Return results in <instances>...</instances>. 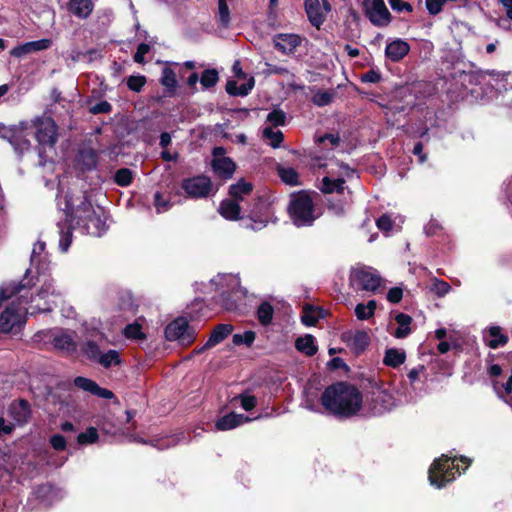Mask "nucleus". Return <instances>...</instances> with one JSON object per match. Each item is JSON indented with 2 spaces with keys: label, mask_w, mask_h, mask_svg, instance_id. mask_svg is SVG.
Instances as JSON below:
<instances>
[{
  "label": "nucleus",
  "mask_w": 512,
  "mask_h": 512,
  "mask_svg": "<svg viewBox=\"0 0 512 512\" xmlns=\"http://www.w3.org/2000/svg\"><path fill=\"white\" fill-rule=\"evenodd\" d=\"M342 339L356 355L363 353L370 343V337L364 330L347 331Z\"/></svg>",
  "instance_id": "a211bd4d"
},
{
  "label": "nucleus",
  "mask_w": 512,
  "mask_h": 512,
  "mask_svg": "<svg viewBox=\"0 0 512 512\" xmlns=\"http://www.w3.org/2000/svg\"><path fill=\"white\" fill-rule=\"evenodd\" d=\"M218 22L224 28H227L230 24V11L226 0H218Z\"/></svg>",
  "instance_id": "c03bdc74"
},
{
  "label": "nucleus",
  "mask_w": 512,
  "mask_h": 512,
  "mask_svg": "<svg viewBox=\"0 0 512 512\" xmlns=\"http://www.w3.org/2000/svg\"><path fill=\"white\" fill-rule=\"evenodd\" d=\"M62 297V291L57 289L53 279L45 281L35 297L31 298V314L35 312H49L57 305Z\"/></svg>",
  "instance_id": "1a4fd4ad"
},
{
  "label": "nucleus",
  "mask_w": 512,
  "mask_h": 512,
  "mask_svg": "<svg viewBox=\"0 0 512 512\" xmlns=\"http://www.w3.org/2000/svg\"><path fill=\"white\" fill-rule=\"evenodd\" d=\"M321 403L335 416L350 417L360 410L362 395L354 386L339 382L325 389Z\"/></svg>",
  "instance_id": "f03ea898"
},
{
  "label": "nucleus",
  "mask_w": 512,
  "mask_h": 512,
  "mask_svg": "<svg viewBox=\"0 0 512 512\" xmlns=\"http://www.w3.org/2000/svg\"><path fill=\"white\" fill-rule=\"evenodd\" d=\"M491 77L489 85H491L503 97L509 95L507 101L503 100V104L512 107V74L501 73L495 70H487L485 72Z\"/></svg>",
  "instance_id": "2eb2a0df"
},
{
  "label": "nucleus",
  "mask_w": 512,
  "mask_h": 512,
  "mask_svg": "<svg viewBox=\"0 0 512 512\" xmlns=\"http://www.w3.org/2000/svg\"><path fill=\"white\" fill-rule=\"evenodd\" d=\"M95 363L99 364L104 368H110L121 364L120 354L117 350L110 349L106 352H102Z\"/></svg>",
  "instance_id": "473e14b6"
},
{
  "label": "nucleus",
  "mask_w": 512,
  "mask_h": 512,
  "mask_svg": "<svg viewBox=\"0 0 512 512\" xmlns=\"http://www.w3.org/2000/svg\"><path fill=\"white\" fill-rule=\"evenodd\" d=\"M232 404L236 403V402H239L240 403V406L245 410V411H250L252 410L253 408L256 407L257 405V399L255 396L253 395H250V394H246V393H243V394H240L236 397H234L232 400H231Z\"/></svg>",
  "instance_id": "37998d69"
},
{
  "label": "nucleus",
  "mask_w": 512,
  "mask_h": 512,
  "mask_svg": "<svg viewBox=\"0 0 512 512\" xmlns=\"http://www.w3.org/2000/svg\"><path fill=\"white\" fill-rule=\"evenodd\" d=\"M104 341V335L100 332H96L91 338H86L80 345L82 354L90 361L94 362L98 356L103 352L102 343Z\"/></svg>",
  "instance_id": "aec40b11"
},
{
  "label": "nucleus",
  "mask_w": 512,
  "mask_h": 512,
  "mask_svg": "<svg viewBox=\"0 0 512 512\" xmlns=\"http://www.w3.org/2000/svg\"><path fill=\"white\" fill-rule=\"evenodd\" d=\"M288 212L297 227L311 226L319 216L312 197L305 191L291 195Z\"/></svg>",
  "instance_id": "423d86ee"
},
{
  "label": "nucleus",
  "mask_w": 512,
  "mask_h": 512,
  "mask_svg": "<svg viewBox=\"0 0 512 512\" xmlns=\"http://www.w3.org/2000/svg\"><path fill=\"white\" fill-rule=\"evenodd\" d=\"M182 189L190 198H206L211 194L213 184L209 177L199 175L183 180Z\"/></svg>",
  "instance_id": "4468645a"
},
{
  "label": "nucleus",
  "mask_w": 512,
  "mask_h": 512,
  "mask_svg": "<svg viewBox=\"0 0 512 512\" xmlns=\"http://www.w3.org/2000/svg\"><path fill=\"white\" fill-rule=\"evenodd\" d=\"M50 445L57 451H63L66 449L67 441L61 434H54L50 437Z\"/></svg>",
  "instance_id": "052dcab7"
},
{
  "label": "nucleus",
  "mask_w": 512,
  "mask_h": 512,
  "mask_svg": "<svg viewBox=\"0 0 512 512\" xmlns=\"http://www.w3.org/2000/svg\"><path fill=\"white\" fill-rule=\"evenodd\" d=\"M218 211L225 219L236 220L240 214V206L238 201L226 199L221 202Z\"/></svg>",
  "instance_id": "cd10ccee"
},
{
  "label": "nucleus",
  "mask_w": 512,
  "mask_h": 512,
  "mask_svg": "<svg viewBox=\"0 0 512 512\" xmlns=\"http://www.w3.org/2000/svg\"><path fill=\"white\" fill-rule=\"evenodd\" d=\"M456 458H452L448 455H442L440 458L436 459L429 471H428V479L431 485L436 486L437 488H441L455 479L454 470L460 474L459 466L455 465Z\"/></svg>",
  "instance_id": "6e6552de"
},
{
  "label": "nucleus",
  "mask_w": 512,
  "mask_h": 512,
  "mask_svg": "<svg viewBox=\"0 0 512 512\" xmlns=\"http://www.w3.org/2000/svg\"><path fill=\"white\" fill-rule=\"evenodd\" d=\"M450 289L451 286L443 280L436 279L433 284V291L440 297H443L449 293Z\"/></svg>",
  "instance_id": "680f3d73"
},
{
  "label": "nucleus",
  "mask_w": 512,
  "mask_h": 512,
  "mask_svg": "<svg viewBox=\"0 0 512 512\" xmlns=\"http://www.w3.org/2000/svg\"><path fill=\"white\" fill-rule=\"evenodd\" d=\"M376 225L379 230L383 232H389L392 229L393 222L389 215H382L377 221Z\"/></svg>",
  "instance_id": "e2e57ef3"
},
{
  "label": "nucleus",
  "mask_w": 512,
  "mask_h": 512,
  "mask_svg": "<svg viewBox=\"0 0 512 512\" xmlns=\"http://www.w3.org/2000/svg\"><path fill=\"white\" fill-rule=\"evenodd\" d=\"M98 440V432L96 428L89 427L86 429V431L81 432L77 436V442L80 445H88L93 444Z\"/></svg>",
  "instance_id": "de8ad7c7"
},
{
  "label": "nucleus",
  "mask_w": 512,
  "mask_h": 512,
  "mask_svg": "<svg viewBox=\"0 0 512 512\" xmlns=\"http://www.w3.org/2000/svg\"><path fill=\"white\" fill-rule=\"evenodd\" d=\"M154 206L157 213H164L172 207V203L168 198H165L161 192H156L154 194Z\"/></svg>",
  "instance_id": "3c124183"
},
{
  "label": "nucleus",
  "mask_w": 512,
  "mask_h": 512,
  "mask_svg": "<svg viewBox=\"0 0 512 512\" xmlns=\"http://www.w3.org/2000/svg\"><path fill=\"white\" fill-rule=\"evenodd\" d=\"M295 347L298 351L305 353L307 356H313L317 352L315 339L312 335L299 337L295 342Z\"/></svg>",
  "instance_id": "f704fd0d"
},
{
  "label": "nucleus",
  "mask_w": 512,
  "mask_h": 512,
  "mask_svg": "<svg viewBox=\"0 0 512 512\" xmlns=\"http://www.w3.org/2000/svg\"><path fill=\"white\" fill-rule=\"evenodd\" d=\"M266 66L268 67L269 74L282 75V76L291 75L290 71L285 67L272 65L269 63H266Z\"/></svg>",
  "instance_id": "774afa93"
},
{
  "label": "nucleus",
  "mask_w": 512,
  "mask_h": 512,
  "mask_svg": "<svg viewBox=\"0 0 512 512\" xmlns=\"http://www.w3.org/2000/svg\"><path fill=\"white\" fill-rule=\"evenodd\" d=\"M69 11L78 18H87L93 10L92 0H69Z\"/></svg>",
  "instance_id": "bb28decb"
},
{
  "label": "nucleus",
  "mask_w": 512,
  "mask_h": 512,
  "mask_svg": "<svg viewBox=\"0 0 512 512\" xmlns=\"http://www.w3.org/2000/svg\"><path fill=\"white\" fill-rule=\"evenodd\" d=\"M43 336L47 338L53 347L59 351L71 354L76 351L77 344L73 336L63 330H49L46 332H38L34 336L35 341H40Z\"/></svg>",
  "instance_id": "9b49d317"
},
{
  "label": "nucleus",
  "mask_w": 512,
  "mask_h": 512,
  "mask_svg": "<svg viewBox=\"0 0 512 512\" xmlns=\"http://www.w3.org/2000/svg\"><path fill=\"white\" fill-rule=\"evenodd\" d=\"M256 338V334L253 331H245L243 334H234L232 341L235 345L245 344L251 346Z\"/></svg>",
  "instance_id": "603ef678"
},
{
  "label": "nucleus",
  "mask_w": 512,
  "mask_h": 512,
  "mask_svg": "<svg viewBox=\"0 0 512 512\" xmlns=\"http://www.w3.org/2000/svg\"><path fill=\"white\" fill-rule=\"evenodd\" d=\"M377 307L375 300H369L366 304L359 303L355 307V315L358 320L364 321L373 317Z\"/></svg>",
  "instance_id": "c9c22d12"
},
{
  "label": "nucleus",
  "mask_w": 512,
  "mask_h": 512,
  "mask_svg": "<svg viewBox=\"0 0 512 512\" xmlns=\"http://www.w3.org/2000/svg\"><path fill=\"white\" fill-rule=\"evenodd\" d=\"M52 42L50 39H40L36 41L26 42L18 45L11 50V55L17 58H21L32 52L43 51L50 48Z\"/></svg>",
  "instance_id": "5701e85b"
},
{
  "label": "nucleus",
  "mask_w": 512,
  "mask_h": 512,
  "mask_svg": "<svg viewBox=\"0 0 512 512\" xmlns=\"http://www.w3.org/2000/svg\"><path fill=\"white\" fill-rule=\"evenodd\" d=\"M331 100L332 95L326 91L317 92L312 97L313 103L319 107L328 105Z\"/></svg>",
  "instance_id": "4d7b16f0"
},
{
  "label": "nucleus",
  "mask_w": 512,
  "mask_h": 512,
  "mask_svg": "<svg viewBox=\"0 0 512 512\" xmlns=\"http://www.w3.org/2000/svg\"><path fill=\"white\" fill-rule=\"evenodd\" d=\"M63 211L66 221L70 224L67 228L58 223L59 228V249L65 253L72 243L71 229H79L81 233L100 237L106 230L105 221L95 213L85 192L78 191L76 194L67 192L64 196Z\"/></svg>",
  "instance_id": "f257e3e1"
},
{
  "label": "nucleus",
  "mask_w": 512,
  "mask_h": 512,
  "mask_svg": "<svg viewBox=\"0 0 512 512\" xmlns=\"http://www.w3.org/2000/svg\"><path fill=\"white\" fill-rule=\"evenodd\" d=\"M74 385L83 391L89 392L103 399H112L114 397L111 390L102 388L95 381L85 377H76L74 379Z\"/></svg>",
  "instance_id": "4be33fe9"
},
{
  "label": "nucleus",
  "mask_w": 512,
  "mask_h": 512,
  "mask_svg": "<svg viewBox=\"0 0 512 512\" xmlns=\"http://www.w3.org/2000/svg\"><path fill=\"white\" fill-rule=\"evenodd\" d=\"M259 418L260 416L249 418L248 416H245L243 414L231 412L227 415L220 417L215 423V428L218 431H227Z\"/></svg>",
  "instance_id": "412c9836"
},
{
  "label": "nucleus",
  "mask_w": 512,
  "mask_h": 512,
  "mask_svg": "<svg viewBox=\"0 0 512 512\" xmlns=\"http://www.w3.org/2000/svg\"><path fill=\"white\" fill-rule=\"evenodd\" d=\"M233 331V326L231 324H219L217 325L213 331L207 342L205 343L206 348H212L217 344L221 343L225 338H227Z\"/></svg>",
  "instance_id": "a878e982"
},
{
  "label": "nucleus",
  "mask_w": 512,
  "mask_h": 512,
  "mask_svg": "<svg viewBox=\"0 0 512 512\" xmlns=\"http://www.w3.org/2000/svg\"><path fill=\"white\" fill-rule=\"evenodd\" d=\"M111 110H112V105L106 100L100 101V102H98L94 105H91L89 107V112L94 115L107 114V113H110Z\"/></svg>",
  "instance_id": "6e6d98bb"
},
{
  "label": "nucleus",
  "mask_w": 512,
  "mask_h": 512,
  "mask_svg": "<svg viewBox=\"0 0 512 512\" xmlns=\"http://www.w3.org/2000/svg\"><path fill=\"white\" fill-rule=\"evenodd\" d=\"M410 51L409 44L402 39H395L388 43L385 48L386 56L394 62L403 59Z\"/></svg>",
  "instance_id": "393cba45"
},
{
  "label": "nucleus",
  "mask_w": 512,
  "mask_h": 512,
  "mask_svg": "<svg viewBox=\"0 0 512 512\" xmlns=\"http://www.w3.org/2000/svg\"><path fill=\"white\" fill-rule=\"evenodd\" d=\"M305 10L310 23L319 28L324 23L331 7L327 0H305Z\"/></svg>",
  "instance_id": "f3484780"
},
{
  "label": "nucleus",
  "mask_w": 512,
  "mask_h": 512,
  "mask_svg": "<svg viewBox=\"0 0 512 512\" xmlns=\"http://www.w3.org/2000/svg\"><path fill=\"white\" fill-rule=\"evenodd\" d=\"M367 401L372 413L380 415L399 405L415 402L416 395L407 387L391 390L384 386H377L371 390Z\"/></svg>",
  "instance_id": "20e7f679"
},
{
  "label": "nucleus",
  "mask_w": 512,
  "mask_h": 512,
  "mask_svg": "<svg viewBox=\"0 0 512 512\" xmlns=\"http://www.w3.org/2000/svg\"><path fill=\"white\" fill-rule=\"evenodd\" d=\"M132 179H133L132 171L128 168H121V169L117 170L114 175V181L119 186H123V187L130 185L132 182Z\"/></svg>",
  "instance_id": "8fccbe9b"
},
{
  "label": "nucleus",
  "mask_w": 512,
  "mask_h": 512,
  "mask_svg": "<svg viewBox=\"0 0 512 512\" xmlns=\"http://www.w3.org/2000/svg\"><path fill=\"white\" fill-rule=\"evenodd\" d=\"M124 335L128 339L143 340L146 335L142 331V327L138 322L128 324L124 328Z\"/></svg>",
  "instance_id": "a18cd8bd"
},
{
  "label": "nucleus",
  "mask_w": 512,
  "mask_h": 512,
  "mask_svg": "<svg viewBox=\"0 0 512 512\" xmlns=\"http://www.w3.org/2000/svg\"><path fill=\"white\" fill-rule=\"evenodd\" d=\"M408 379L412 389L416 388L417 383L423 384L427 379L426 368L423 365L411 369L408 374Z\"/></svg>",
  "instance_id": "a19ab883"
},
{
  "label": "nucleus",
  "mask_w": 512,
  "mask_h": 512,
  "mask_svg": "<svg viewBox=\"0 0 512 512\" xmlns=\"http://www.w3.org/2000/svg\"><path fill=\"white\" fill-rule=\"evenodd\" d=\"M318 320L317 313L311 308H305L301 316V321L305 326H313Z\"/></svg>",
  "instance_id": "13d9d810"
},
{
  "label": "nucleus",
  "mask_w": 512,
  "mask_h": 512,
  "mask_svg": "<svg viewBox=\"0 0 512 512\" xmlns=\"http://www.w3.org/2000/svg\"><path fill=\"white\" fill-rule=\"evenodd\" d=\"M257 319L262 326H267L271 324L274 308L269 302H262L256 311Z\"/></svg>",
  "instance_id": "e433bc0d"
},
{
  "label": "nucleus",
  "mask_w": 512,
  "mask_h": 512,
  "mask_svg": "<svg viewBox=\"0 0 512 512\" xmlns=\"http://www.w3.org/2000/svg\"><path fill=\"white\" fill-rule=\"evenodd\" d=\"M218 79V72L215 69H206L201 75L200 83L204 88L208 89L215 86Z\"/></svg>",
  "instance_id": "09e8293b"
},
{
  "label": "nucleus",
  "mask_w": 512,
  "mask_h": 512,
  "mask_svg": "<svg viewBox=\"0 0 512 512\" xmlns=\"http://www.w3.org/2000/svg\"><path fill=\"white\" fill-rule=\"evenodd\" d=\"M45 242L37 241L32 249L30 262L32 266H35L37 269L44 263L46 260V255H44L45 251Z\"/></svg>",
  "instance_id": "ea45409f"
},
{
  "label": "nucleus",
  "mask_w": 512,
  "mask_h": 512,
  "mask_svg": "<svg viewBox=\"0 0 512 512\" xmlns=\"http://www.w3.org/2000/svg\"><path fill=\"white\" fill-rule=\"evenodd\" d=\"M389 5L392 10L396 12H408L411 13L413 11V7L411 4L404 2L402 0H388Z\"/></svg>",
  "instance_id": "bf43d9fd"
},
{
  "label": "nucleus",
  "mask_w": 512,
  "mask_h": 512,
  "mask_svg": "<svg viewBox=\"0 0 512 512\" xmlns=\"http://www.w3.org/2000/svg\"><path fill=\"white\" fill-rule=\"evenodd\" d=\"M160 82L165 87V96L171 97L175 94L177 80L176 74L171 68L163 69Z\"/></svg>",
  "instance_id": "7c9ffc66"
},
{
  "label": "nucleus",
  "mask_w": 512,
  "mask_h": 512,
  "mask_svg": "<svg viewBox=\"0 0 512 512\" xmlns=\"http://www.w3.org/2000/svg\"><path fill=\"white\" fill-rule=\"evenodd\" d=\"M146 83V78L142 75L130 76L127 79V86L134 92H140Z\"/></svg>",
  "instance_id": "5fc2aeb1"
},
{
  "label": "nucleus",
  "mask_w": 512,
  "mask_h": 512,
  "mask_svg": "<svg viewBox=\"0 0 512 512\" xmlns=\"http://www.w3.org/2000/svg\"><path fill=\"white\" fill-rule=\"evenodd\" d=\"M263 137L273 148H278L284 139L283 133L280 130H275L271 127L263 129Z\"/></svg>",
  "instance_id": "79ce46f5"
},
{
  "label": "nucleus",
  "mask_w": 512,
  "mask_h": 512,
  "mask_svg": "<svg viewBox=\"0 0 512 512\" xmlns=\"http://www.w3.org/2000/svg\"><path fill=\"white\" fill-rule=\"evenodd\" d=\"M444 3V0H426V7L431 14L436 15L442 10Z\"/></svg>",
  "instance_id": "338daca9"
},
{
  "label": "nucleus",
  "mask_w": 512,
  "mask_h": 512,
  "mask_svg": "<svg viewBox=\"0 0 512 512\" xmlns=\"http://www.w3.org/2000/svg\"><path fill=\"white\" fill-rule=\"evenodd\" d=\"M267 121L274 126H282L286 121V114L282 110L274 109L267 115Z\"/></svg>",
  "instance_id": "864d4df0"
},
{
  "label": "nucleus",
  "mask_w": 512,
  "mask_h": 512,
  "mask_svg": "<svg viewBox=\"0 0 512 512\" xmlns=\"http://www.w3.org/2000/svg\"><path fill=\"white\" fill-rule=\"evenodd\" d=\"M30 130H34L35 139L39 145V165L44 166L47 162L45 156L46 148L53 149L58 138V127L55 121L46 115L38 116L28 121Z\"/></svg>",
  "instance_id": "39448f33"
},
{
  "label": "nucleus",
  "mask_w": 512,
  "mask_h": 512,
  "mask_svg": "<svg viewBox=\"0 0 512 512\" xmlns=\"http://www.w3.org/2000/svg\"><path fill=\"white\" fill-rule=\"evenodd\" d=\"M364 12L369 21L376 27H386L391 23V14L384 0H365Z\"/></svg>",
  "instance_id": "f8f14e48"
},
{
  "label": "nucleus",
  "mask_w": 512,
  "mask_h": 512,
  "mask_svg": "<svg viewBox=\"0 0 512 512\" xmlns=\"http://www.w3.org/2000/svg\"><path fill=\"white\" fill-rule=\"evenodd\" d=\"M28 128V121H22L18 125L4 129L0 136L8 140L16 152L23 153L30 147V141L27 139Z\"/></svg>",
  "instance_id": "ddd939ff"
},
{
  "label": "nucleus",
  "mask_w": 512,
  "mask_h": 512,
  "mask_svg": "<svg viewBox=\"0 0 512 512\" xmlns=\"http://www.w3.org/2000/svg\"><path fill=\"white\" fill-rule=\"evenodd\" d=\"M406 354L403 350L390 348L385 352L383 363L387 366L396 368L404 363Z\"/></svg>",
  "instance_id": "72a5a7b5"
},
{
  "label": "nucleus",
  "mask_w": 512,
  "mask_h": 512,
  "mask_svg": "<svg viewBox=\"0 0 512 512\" xmlns=\"http://www.w3.org/2000/svg\"><path fill=\"white\" fill-rule=\"evenodd\" d=\"M150 51V46L146 43H141L137 47V51L134 54V61L136 63H144L145 55Z\"/></svg>",
  "instance_id": "69168bd1"
},
{
  "label": "nucleus",
  "mask_w": 512,
  "mask_h": 512,
  "mask_svg": "<svg viewBox=\"0 0 512 512\" xmlns=\"http://www.w3.org/2000/svg\"><path fill=\"white\" fill-rule=\"evenodd\" d=\"M350 285L355 290L376 293L382 286L383 279L379 272L365 265H357L351 269L349 277Z\"/></svg>",
  "instance_id": "0eeeda50"
},
{
  "label": "nucleus",
  "mask_w": 512,
  "mask_h": 512,
  "mask_svg": "<svg viewBox=\"0 0 512 512\" xmlns=\"http://www.w3.org/2000/svg\"><path fill=\"white\" fill-rule=\"evenodd\" d=\"M345 181L341 178L331 179L329 177H324L321 182V191L323 193H342L344 190Z\"/></svg>",
  "instance_id": "4c0bfd02"
},
{
  "label": "nucleus",
  "mask_w": 512,
  "mask_h": 512,
  "mask_svg": "<svg viewBox=\"0 0 512 512\" xmlns=\"http://www.w3.org/2000/svg\"><path fill=\"white\" fill-rule=\"evenodd\" d=\"M213 160L211 166L213 171L223 179H229L232 177L236 165L234 161L225 157V149L223 147H215L212 151Z\"/></svg>",
  "instance_id": "dca6fc26"
},
{
  "label": "nucleus",
  "mask_w": 512,
  "mask_h": 512,
  "mask_svg": "<svg viewBox=\"0 0 512 512\" xmlns=\"http://www.w3.org/2000/svg\"><path fill=\"white\" fill-rule=\"evenodd\" d=\"M26 288V284L22 281L19 283H10L5 287L0 288V304L17 294H20L19 303L17 306L14 303L7 307L0 315V333L18 332L22 325L25 323V314L31 313V309L22 306L28 303V298L21 294Z\"/></svg>",
  "instance_id": "7ed1b4c3"
},
{
  "label": "nucleus",
  "mask_w": 512,
  "mask_h": 512,
  "mask_svg": "<svg viewBox=\"0 0 512 512\" xmlns=\"http://www.w3.org/2000/svg\"><path fill=\"white\" fill-rule=\"evenodd\" d=\"M483 339L485 343L492 349L502 347L508 342V336L502 333L500 326L496 325L489 326L484 330Z\"/></svg>",
  "instance_id": "b1692460"
},
{
  "label": "nucleus",
  "mask_w": 512,
  "mask_h": 512,
  "mask_svg": "<svg viewBox=\"0 0 512 512\" xmlns=\"http://www.w3.org/2000/svg\"><path fill=\"white\" fill-rule=\"evenodd\" d=\"M165 337L168 341H177L182 346H188L196 339V332L185 318H177L165 328Z\"/></svg>",
  "instance_id": "9d476101"
},
{
  "label": "nucleus",
  "mask_w": 512,
  "mask_h": 512,
  "mask_svg": "<svg viewBox=\"0 0 512 512\" xmlns=\"http://www.w3.org/2000/svg\"><path fill=\"white\" fill-rule=\"evenodd\" d=\"M252 184L244 179L239 180L236 184L230 186L229 193L236 201H243L245 196L252 192Z\"/></svg>",
  "instance_id": "2f4dec72"
},
{
  "label": "nucleus",
  "mask_w": 512,
  "mask_h": 512,
  "mask_svg": "<svg viewBox=\"0 0 512 512\" xmlns=\"http://www.w3.org/2000/svg\"><path fill=\"white\" fill-rule=\"evenodd\" d=\"M395 321L398 325L397 329L393 333V335L398 338L402 339L407 337L411 333L410 325L412 323V318L408 314L405 313H398L395 317Z\"/></svg>",
  "instance_id": "c756f323"
},
{
  "label": "nucleus",
  "mask_w": 512,
  "mask_h": 512,
  "mask_svg": "<svg viewBox=\"0 0 512 512\" xmlns=\"http://www.w3.org/2000/svg\"><path fill=\"white\" fill-rule=\"evenodd\" d=\"M403 297V290L400 287H393L387 293V300L393 304L401 301Z\"/></svg>",
  "instance_id": "0e129e2a"
},
{
  "label": "nucleus",
  "mask_w": 512,
  "mask_h": 512,
  "mask_svg": "<svg viewBox=\"0 0 512 512\" xmlns=\"http://www.w3.org/2000/svg\"><path fill=\"white\" fill-rule=\"evenodd\" d=\"M277 172L281 180L288 185H300L299 175L297 171L292 167L279 166Z\"/></svg>",
  "instance_id": "58836bf2"
},
{
  "label": "nucleus",
  "mask_w": 512,
  "mask_h": 512,
  "mask_svg": "<svg viewBox=\"0 0 512 512\" xmlns=\"http://www.w3.org/2000/svg\"><path fill=\"white\" fill-rule=\"evenodd\" d=\"M302 39L297 34L279 33L274 36L275 49L284 55H291L301 45Z\"/></svg>",
  "instance_id": "6ab92c4d"
},
{
  "label": "nucleus",
  "mask_w": 512,
  "mask_h": 512,
  "mask_svg": "<svg viewBox=\"0 0 512 512\" xmlns=\"http://www.w3.org/2000/svg\"><path fill=\"white\" fill-rule=\"evenodd\" d=\"M10 413L18 424L26 423L30 417L29 404L25 400H20L11 405Z\"/></svg>",
  "instance_id": "c85d7f7f"
},
{
  "label": "nucleus",
  "mask_w": 512,
  "mask_h": 512,
  "mask_svg": "<svg viewBox=\"0 0 512 512\" xmlns=\"http://www.w3.org/2000/svg\"><path fill=\"white\" fill-rule=\"evenodd\" d=\"M212 283L220 286V290L222 293H226L228 289H225V286H236L239 284L238 279L233 275H218L216 278L212 279Z\"/></svg>",
  "instance_id": "49530a36"
}]
</instances>
